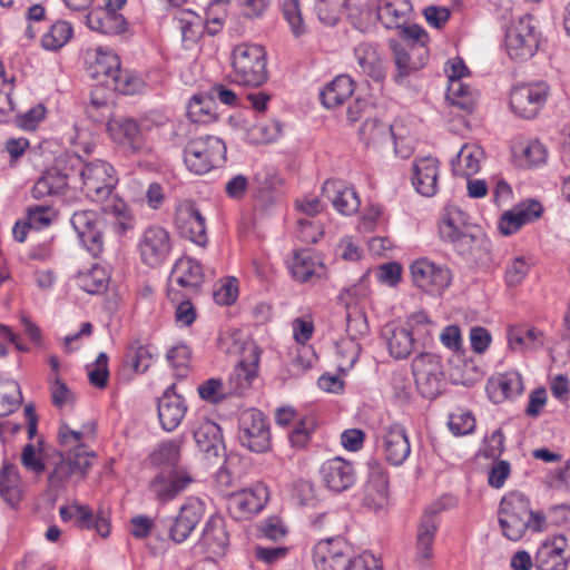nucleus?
Here are the masks:
<instances>
[{
    "label": "nucleus",
    "instance_id": "f257e3e1",
    "mask_svg": "<svg viewBox=\"0 0 570 570\" xmlns=\"http://www.w3.org/2000/svg\"><path fill=\"white\" fill-rule=\"evenodd\" d=\"M82 191L94 203L100 205L101 212L109 217L114 232L122 236L135 228L136 218L114 189L118 183L114 167L104 160L87 163L81 169Z\"/></svg>",
    "mask_w": 570,
    "mask_h": 570
},
{
    "label": "nucleus",
    "instance_id": "f03ea898",
    "mask_svg": "<svg viewBox=\"0 0 570 570\" xmlns=\"http://www.w3.org/2000/svg\"><path fill=\"white\" fill-rule=\"evenodd\" d=\"M95 429L96 425L92 422L83 424L80 431L71 430L66 423L60 424L58 440L67 454L60 458L48 475V484L51 490H63L87 478L95 454L86 448L85 439L94 435Z\"/></svg>",
    "mask_w": 570,
    "mask_h": 570
},
{
    "label": "nucleus",
    "instance_id": "7ed1b4c3",
    "mask_svg": "<svg viewBox=\"0 0 570 570\" xmlns=\"http://www.w3.org/2000/svg\"><path fill=\"white\" fill-rule=\"evenodd\" d=\"M498 515L502 534L511 541L520 540L529 529L542 531L546 524V515L532 511L530 500L520 491H510L501 499Z\"/></svg>",
    "mask_w": 570,
    "mask_h": 570
},
{
    "label": "nucleus",
    "instance_id": "20e7f679",
    "mask_svg": "<svg viewBox=\"0 0 570 570\" xmlns=\"http://www.w3.org/2000/svg\"><path fill=\"white\" fill-rule=\"evenodd\" d=\"M439 235L442 240L452 244L454 250L464 258L475 259L481 249H487L488 240L482 234L474 233V227L465 223L460 209L444 213L439 223Z\"/></svg>",
    "mask_w": 570,
    "mask_h": 570
},
{
    "label": "nucleus",
    "instance_id": "39448f33",
    "mask_svg": "<svg viewBox=\"0 0 570 570\" xmlns=\"http://www.w3.org/2000/svg\"><path fill=\"white\" fill-rule=\"evenodd\" d=\"M232 79L235 83L259 87L267 80V55L264 47L240 43L232 52Z\"/></svg>",
    "mask_w": 570,
    "mask_h": 570
},
{
    "label": "nucleus",
    "instance_id": "423d86ee",
    "mask_svg": "<svg viewBox=\"0 0 570 570\" xmlns=\"http://www.w3.org/2000/svg\"><path fill=\"white\" fill-rule=\"evenodd\" d=\"M226 160V145L216 136H199L191 139L184 149V163L189 171L204 175L220 167Z\"/></svg>",
    "mask_w": 570,
    "mask_h": 570
},
{
    "label": "nucleus",
    "instance_id": "0eeeda50",
    "mask_svg": "<svg viewBox=\"0 0 570 570\" xmlns=\"http://www.w3.org/2000/svg\"><path fill=\"white\" fill-rule=\"evenodd\" d=\"M538 21L531 14L520 17L505 33V48L513 60L524 61L534 56L539 48Z\"/></svg>",
    "mask_w": 570,
    "mask_h": 570
},
{
    "label": "nucleus",
    "instance_id": "6e6552de",
    "mask_svg": "<svg viewBox=\"0 0 570 570\" xmlns=\"http://www.w3.org/2000/svg\"><path fill=\"white\" fill-rule=\"evenodd\" d=\"M410 274L412 284L431 296H441L452 282V273L446 265L426 257L414 259Z\"/></svg>",
    "mask_w": 570,
    "mask_h": 570
},
{
    "label": "nucleus",
    "instance_id": "1a4fd4ad",
    "mask_svg": "<svg viewBox=\"0 0 570 570\" xmlns=\"http://www.w3.org/2000/svg\"><path fill=\"white\" fill-rule=\"evenodd\" d=\"M237 438L240 445L252 452H267L271 449V430L265 415L255 409L243 412Z\"/></svg>",
    "mask_w": 570,
    "mask_h": 570
},
{
    "label": "nucleus",
    "instance_id": "9d476101",
    "mask_svg": "<svg viewBox=\"0 0 570 570\" xmlns=\"http://www.w3.org/2000/svg\"><path fill=\"white\" fill-rule=\"evenodd\" d=\"M412 374L421 395L434 399L441 392L443 367L439 355L420 353L412 360Z\"/></svg>",
    "mask_w": 570,
    "mask_h": 570
},
{
    "label": "nucleus",
    "instance_id": "9b49d317",
    "mask_svg": "<svg viewBox=\"0 0 570 570\" xmlns=\"http://www.w3.org/2000/svg\"><path fill=\"white\" fill-rule=\"evenodd\" d=\"M549 94L550 87L544 81L517 86L510 94V107L517 116L532 119L547 102Z\"/></svg>",
    "mask_w": 570,
    "mask_h": 570
},
{
    "label": "nucleus",
    "instance_id": "f8f14e48",
    "mask_svg": "<svg viewBox=\"0 0 570 570\" xmlns=\"http://www.w3.org/2000/svg\"><path fill=\"white\" fill-rule=\"evenodd\" d=\"M352 556V547L344 538H327L314 547L313 562L316 570H347Z\"/></svg>",
    "mask_w": 570,
    "mask_h": 570
},
{
    "label": "nucleus",
    "instance_id": "ddd939ff",
    "mask_svg": "<svg viewBox=\"0 0 570 570\" xmlns=\"http://www.w3.org/2000/svg\"><path fill=\"white\" fill-rule=\"evenodd\" d=\"M193 482V476L184 468L160 470L150 480L148 490L157 502L166 504L179 497Z\"/></svg>",
    "mask_w": 570,
    "mask_h": 570
},
{
    "label": "nucleus",
    "instance_id": "4468645a",
    "mask_svg": "<svg viewBox=\"0 0 570 570\" xmlns=\"http://www.w3.org/2000/svg\"><path fill=\"white\" fill-rule=\"evenodd\" d=\"M70 224L78 235L85 249L92 256L99 257L104 252L102 220L94 210H79L73 213Z\"/></svg>",
    "mask_w": 570,
    "mask_h": 570
},
{
    "label": "nucleus",
    "instance_id": "2eb2a0df",
    "mask_svg": "<svg viewBox=\"0 0 570 570\" xmlns=\"http://www.w3.org/2000/svg\"><path fill=\"white\" fill-rule=\"evenodd\" d=\"M229 544L224 519L212 515L205 523L202 535L194 547L195 553L205 559L218 560L226 554Z\"/></svg>",
    "mask_w": 570,
    "mask_h": 570
},
{
    "label": "nucleus",
    "instance_id": "dca6fc26",
    "mask_svg": "<svg viewBox=\"0 0 570 570\" xmlns=\"http://www.w3.org/2000/svg\"><path fill=\"white\" fill-rule=\"evenodd\" d=\"M171 248L169 233L160 226H149L139 239L138 249L142 263L150 267L161 265Z\"/></svg>",
    "mask_w": 570,
    "mask_h": 570
},
{
    "label": "nucleus",
    "instance_id": "f3484780",
    "mask_svg": "<svg viewBox=\"0 0 570 570\" xmlns=\"http://www.w3.org/2000/svg\"><path fill=\"white\" fill-rule=\"evenodd\" d=\"M267 501V488L258 482L250 488L232 493L228 497V511L235 519H248L262 511Z\"/></svg>",
    "mask_w": 570,
    "mask_h": 570
},
{
    "label": "nucleus",
    "instance_id": "a211bd4d",
    "mask_svg": "<svg viewBox=\"0 0 570 570\" xmlns=\"http://www.w3.org/2000/svg\"><path fill=\"white\" fill-rule=\"evenodd\" d=\"M205 512L206 505L200 499L188 498L169 525V538L176 543L186 541L204 518Z\"/></svg>",
    "mask_w": 570,
    "mask_h": 570
},
{
    "label": "nucleus",
    "instance_id": "6ab92c4d",
    "mask_svg": "<svg viewBox=\"0 0 570 570\" xmlns=\"http://www.w3.org/2000/svg\"><path fill=\"white\" fill-rule=\"evenodd\" d=\"M377 445L385 460L395 466L403 464L411 453L406 430L401 424L384 426L377 436Z\"/></svg>",
    "mask_w": 570,
    "mask_h": 570
},
{
    "label": "nucleus",
    "instance_id": "aec40b11",
    "mask_svg": "<svg viewBox=\"0 0 570 570\" xmlns=\"http://www.w3.org/2000/svg\"><path fill=\"white\" fill-rule=\"evenodd\" d=\"M391 48L396 66L394 81L397 85H404L406 78L422 69L429 59V49L425 46L406 47L394 43Z\"/></svg>",
    "mask_w": 570,
    "mask_h": 570
},
{
    "label": "nucleus",
    "instance_id": "412c9836",
    "mask_svg": "<svg viewBox=\"0 0 570 570\" xmlns=\"http://www.w3.org/2000/svg\"><path fill=\"white\" fill-rule=\"evenodd\" d=\"M445 508L441 501L431 504L423 513L417 527L416 554L420 563H425L433 556V542L439 525L438 514Z\"/></svg>",
    "mask_w": 570,
    "mask_h": 570
},
{
    "label": "nucleus",
    "instance_id": "4be33fe9",
    "mask_svg": "<svg viewBox=\"0 0 570 570\" xmlns=\"http://www.w3.org/2000/svg\"><path fill=\"white\" fill-rule=\"evenodd\" d=\"M175 224L181 237L198 246L207 244L205 217L194 204H185L177 209Z\"/></svg>",
    "mask_w": 570,
    "mask_h": 570
},
{
    "label": "nucleus",
    "instance_id": "5701e85b",
    "mask_svg": "<svg viewBox=\"0 0 570 570\" xmlns=\"http://www.w3.org/2000/svg\"><path fill=\"white\" fill-rule=\"evenodd\" d=\"M362 503L365 508L375 512L384 509L389 503V478L380 463L370 464Z\"/></svg>",
    "mask_w": 570,
    "mask_h": 570
},
{
    "label": "nucleus",
    "instance_id": "b1692460",
    "mask_svg": "<svg viewBox=\"0 0 570 570\" xmlns=\"http://www.w3.org/2000/svg\"><path fill=\"white\" fill-rule=\"evenodd\" d=\"M440 161L431 156L421 157L412 164V185L425 197L434 196L439 190Z\"/></svg>",
    "mask_w": 570,
    "mask_h": 570
},
{
    "label": "nucleus",
    "instance_id": "393cba45",
    "mask_svg": "<svg viewBox=\"0 0 570 570\" xmlns=\"http://www.w3.org/2000/svg\"><path fill=\"white\" fill-rule=\"evenodd\" d=\"M195 442L209 463H216L225 455L222 430L218 424L205 420L193 431Z\"/></svg>",
    "mask_w": 570,
    "mask_h": 570
},
{
    "label": "nucleus",
    "instance_id": "a878e982",
    "mask_svg": "<svg viewBox=\"0 0 570 570\" xmlns=\"http://www.w3.org/2000/svg\"><path fill=\"white\" fill-rule=\"evenodd\" d=\"M568 541L563 535L547 538L538 548L534 562L539 570H567L568 560L563 552Z\"/></svg>",
    "mask_w": 570,
    "mask_h": 570
},
{
    "label": "nucleus",
    "instance_id": "bb28decb",
    "mask_svg": "<svg viewBox=\"0 0 570 570\" xmlns=\"http://www.w3.org/2000/svg\"><path fill=\"white\" fill-rule=\"evenodd\" d=\"M169 282L183 288L186 296L196 294L204 283L203 267L190 257H181L176 261Z\"/></svg>",
    "mask_w": 570,
    "mask_h": 570
},
{
    "label": "nucleus",
    "instance_id": "cd10ccee",
    "mask_svg": "<svg viewBox=\"0 0 570 570\" xmlns=\"http://www.w3.org/2000/svg\"><path fill=\"white\" fill-rule=\"evenodd\" d=\"M320 472L326 487L334 492L350 489L356 480L352 463L338 456L323 463Z\"/></svg>",
    "mask_w": 570,
    "mask_h": 570
},
{
    "label": "nucleus",
    "instance_id": "c85d7f7f",
    "mask_svg": "<svg viewBox=\"0 0 570 570\" xmlns=\"http://www.w3.org/2000/svg\"><path fill=\"white\" fill-rule=\"evenodd\" d=\"M158 417L161 428L167 431H174L184 419L187 405L181 395L175 392V386L168 387L158 400Z\"/></svg>",
    "mask_w": 570,
    "mask_h": 570
},
{
    "label": "nucleus",
    "instance_id": "c756f323",
    "mask_svg": "<svg viewBox=\"0 0 570 570\" xmlns=\"http://www.w3.org/2000/svg\"><path fill=\"white\" fill-rule=\"evenodd\" d=\"M322 194L343 215H352L360 207V199L354 188L341 179H327L323 185Z\"/></svg>",
    "mask_w": 570,
    "mask_h": 570
},
{
    "label": "nucleus",
    "instance_id": "7c9ffc66",
    "mask_svg": "<svg viewBox=\"0 0 570 570\" xmlns=\"http://www.w3.org/2000/svg\"><path fill=\"white\" fill-rule=\"evenodd\" d=\"M86 63L88 76L107 87L109 78H114L120 66V59L115 52L99 47L87 52Z\"/></svg>",
    "mask_w": 570,
    "mask_h": 570
},
{
    "label": "nucleus",
    "instance_id": "2f4dec72",
    "mask_svg": "<svg viewBox=\"0 0 570 570\" xmlns=\"http://www.w3.org/2000/svg\"><path fill=\"white\" fill-rule=\"evenodd\" d=\"M485 391L491 402L500 404L523 392V380L515 371L501 373L488 380Z\"/></svg>",
    "mask_w": 570,
    "mask_h": 570
},
{
    "label": "nucleus",
    "instance_id": "473e14b6",
    "mask_svg": "<svg viewBox=\"0 0 570 570\" xmlns=\"http://www.w3.org/2000/svg\"><path fill=\"white\" fill-rule=\"evenodd\" d=\"M111 138L131 153H139L144 147V139L139 125L131 118H116L107 124Z\"/></svg>",
    "mask_w": 570,
    "mask_h": 570
},
{
    "label": "nucleus",
    "instance_id": "72a5a7b5",
    "mask_svg": "<svg viewBox=\"0 0 570 570\" xmlns=\"http://www.w3.org/2000/svg\"><path fill=\"white\" fill-rule=\"evenodd\" d=\"M354 57L361 71L375 82H382L386 77L383 60L373 42H361L354 47Z\"/></svg>",
    "mask_w": 570,
    "mask_h": 570
},
{
    "label": "nucleus",
    "instance_id": "f704fd0d",
    "mask_svg": "<svg viewBox=\"0 0 570 570\" xmlns=\"http://www.w3.org/2000/svg\"><path fill=\"white\" fill-rule=\"evenodd\" d=\"M406 326H397L394 323L386 324L382 330L389 353L395 360L406 358L413 351L415 338Z\"/></svg>",
    "mask_w": 570,
    "mask_h": 570
},
{
    "label": "nucleus",
    "instance_id": "c9c22d12",
    "mask_svg": "<svg viewBox=\"0 0 570 570\" xmlns=\"http://www.w3.org/2000/svg\"><path fill=\"white\" fill-rule=\"evenodd\" d=\"M542 207L539 203L532 202L528 206H518L505 212L499 220V230L504 236L517 233L524 224L539 218Z\"/></svg>",
    "mask_w": 570,
    "mask_h": 570
},
{
    "label": "nucleus",
    "instance_id": "e433bc0d",
    "mask_svg": "<svg viewBox=\"0 0 570 570\" xmlns=\"http://www.w3.org/2000/svg\"><path fill=\"white\" fill-rule=\"evenodd\" d=\"M411 11L407 0H380L376 16L386 29H400L409 21Z\"/></svg>",
    "mask_w": 570,
    "mask_h": 570
},
{
    "label": "nucleus",
    "instance_id": "4c0bfd02",
    "mask_svg": "<svg viewBox=\"0 0 570 570\" xmlns=\"http://www.w3.org/2000/svg\"><path fill=\"white\" fill-rule=\"evenodd\" d=\"M379 2L380 0H345L351 24L357 30H367L377 21Z\"/></svg>",
    "mask_w": 570,
    "mask_h": 570
},
{
    "label": "nucleus",
    "instance_id": "58836bf2",
    "mask_svg": "<svg viewBox=\"0 0 570 570\" xmlns=\"http://www.w3.org/2000/svg\"><path fill=\"white\" fill-rule=\"evenodd\" d=\"M87 19L89 28L102 35L117 36L128 30V23L124 16L112 10L90 12Z\"/></svg>",
    "mask_w": 570,
    "mask_h": 570
},
{
    "label": "nucleus",
    "instance_id": "ea45409f",
    "mask_svg": "<svg viewBox=\"0 0 570 570\" xmlns=\"http://www.w3.org/2000/svg\"><path fill=\"white\" fill-rule=\"evenodd\" d=\"M353 92V79L347 75H340L321 91L320 97L322 104L331 109L341 106Z\"/></svg>",
    "mask_w": 570,
    "mask_h": 570
},
{
    "label": "nucleus",
    "instance_id": "a19ab883",
    "mask_svg": "<svg viewBox=\"0 0 570 570\" xmlns=\"http://www.w3.org/2000/svg\"><path fill=\"white\" fill-rule=\"evenodd\" d=\"M68 186L67 174L62 173L55 165L47 169L36 181L32 188V196L41 199L46 196L60 195Z\"/></svg>",
    "mask_w": 570,
    "mask_h": 570
},
{
    "label": "nucleus",
    "instance_id": "79ce46f5",
    "mask_svg": "<svg viewBox=\"0 0 570 570\" xmlns=\"http://www.w3.org/2000/svg\"><path fill=\"white\" fill-rule=\"evenodd\" d=\"M174 23L181 33L184 41L196 42L206 33L203 16L191 11L181 10L174 17Z\"/></svg>",
    "mask_w": 570,
    "mask_h": 570
},
{
    "label": "nucleus",
    "instance_id": "37998d69",
    "mask_svg": "<svg viewBox=\"0 0 570 570\" xmlns=\"http://www.w3.org/2000/svg\"><path fill=\"white\" fill-rule=\"evenodd\" d=\"M481 156L480 148L464 145L451 161L453 174L465 178L473 176L480 169Z\"/></svg>",
    "mask_w": 570,
    "mask_h": 570
},
{
    "label": "nucleus",
    "instance_id": "c03bdc74",
    "mask_svg": "<svg viewBox=\"0 0 570 570\" xmlns=\"http://www.w3.org/2000/svg\"><path fill=\"white\" fill-rule=\"evenodd\" d=\"M508 341L514 351L537 350L543 346V333L534 327L514 326L509 330Z\"/></svg>",
    "mask_w": 570,
    "mask_h": 570
},
{
    "label": "nucleus",
    "instance_id": "a18cd8bd",
    "mask_svg": "<svg viewBox=\"0 0 570 570\" xmlns=\"http://www.w3.org/2000/svg\"><path fill=\"white\" fill-rule=\"evenodd\" d=\"M180 449V442L176 440L158 444L149 455L150 464L161 470L178 469L177 464L181 456Z\"/></svg>",
    "mask_w": 570,
    "mask_h": 570
},
{
    "label": "nucleus",
    "instance_id": "49530a36",
    "mask_svg": "<svg viewBox=\"0 0 570 570\" xmlns=\"http://www.w3.org/2000/svg\"><path fill=\"white\" fill-rule=\"evenodd\" d=\"M446 99L452 106L470 114L476 106L478 92L463 81L454 80L448 85Z\"/></svg>",
    "mask_w": 570,
    "mask_h": 570
},
{
    "label": "nucleus",
    "instance_id": "de8ad7c7",
    "mask_svg": "<svg viewBox=\"0 0 570 570\" xmlns=\"http://www.w3.org/2000/svg\"><path fill=\"white\" fill-rule=\"evenodd\" d=\"M322 263L311 250H299L295 253L292 264L291 272L293 277L305 283L316 275L317 268H322Z\"/></svg>",
    "mask_w": 570,
    "mask_h": 570
},
{
    "label": "nucleus",
    "instance_id": "09e8293b",
    "mask_svg": "<svg viewBox=\"0 0 570 570\" xmlns=\"http://www.w3.org/2000/svg\"><path fill=\"white\" fill-rule=\"evenodd\" d=\"M187 116L193 122L209 124L217 117L216 102L210 96L194 95L187 105Z\"/></svg>",
    "mask_w": 570,
    "mask_h": 570
},
{
    "label": "nucleus",
    "instance_id": "8fccbe9b",
    "mask_svg": "<svg viewBox=\"0 0 570 570\" xmlns=\"http://www.w3.org/2000/svg\"><path fill=\"white\" fill-rule=\"evenodd\" d=\"M22 402L19 384L10 379H0V417L13 413Z\"/></svg>",
    "mask_w": 570,
    "mask_h": 570
},
{
    "label": "nucleus",
    "instance_id": "3c124183",
    "mask_svg": "<svg viewBox=\"0 0 570 570\" xmlns=\"http://www.w3.org/2000/svg\"><path fill=\"white\" fill-rule=\"evenodd\" d=\"M72 37V27L67 21H57L42 36L41 43L47 50L56 51L62 48Z\"/></svg>",
    "mask_w": 570,
    "mask_h": 570
},
{
    "label": "nucleus",
    "instance_id": "603ef678",
    "mask_svg": "<svg viewBox=\"0 0 570 570\" xmlns=\"http://www.w3.org/2000/svg\"><path fill=\"white\" fill-rule=\"evenodd\" d=\"M77 282L82 291L89 294H99L107 288L108 275L102 267L95 265L91 269L79 273Z\"/></svg>",
    "mask_w": 570,
    "mask_h": 570
},
{
    "label": "nucleus",
    "instance_id": "864d4df0",
    "mask_svg": "<svg viewBox=\"0 0 570 570\" xmlns=\"http://www.w3.org/2000/svg\"><path fill=\"white\" fill-rule=\"evenodd\" d=\"M405 326L411 330V335L415 338V342L425 344L432 337L434 324L425 312H417L407 318Z\"/></svg>",
    "mask_w": 570,
    "mask_h": 570
},
{
    "label": "nucleus",
    "instance_id": "5fc2aeb1",
    "mask_svg": "<svg viewBox=\"0 0 570 570\" xmlns=\"http://www.w3.org/2000/svg\"><path fill=\"white\" fill-rule=\"evenodd\" d=\"M203 18L206 24V33L216 36L223 29L226 18L225 2L223 0H213L205 9Z\"/></svg>",
    "mask_w": 570,
    "mask_h": 570
},
{
    "label": "nucleus",
    "instance_id": "6e6d98bb",
    "mask_svg": "<svg viewBox=\"0 0 570 570\" xmlns=\"http://www.w3.org/2000/svg\"><path fill=\"white\" fill-rule=\"evenodd\" d=\"M514 155L520 154L528 166H539L546 163L548 157L547 148L538 140L520 144L513 149Z\"/></svg>",
    "mask_w": 570,
    "mask_h": 570
},
{
    "label": "nucleus",
    "instance_id": "4d7b16f0",
    "mask_svg": "<svg viewBox=\"0 0 570 570\" xmlns=\"http://www.w3.org/2000/svg\"><path fill=\"white\" fill-rule=\"evenodd\" d=\"M139 87L140 80L132 76L128 70L121 69L120 66L118 70H116L114 78H109L107 85V88L122 95H134Z\"/></svg>",
    "mask_w": 570,
    "mask_h": 570
},
{
    "label": "nucleus",
    "instance_id": "13d9d810",
    "mask_svg": "<svg viewBox=\"0 0 570 570\" xmlns=\"http://www.w3.org/2000/svg\"><path fill=\"white\" fill-rule=\"evenodd\" d=\"M153 353L150 346H131L126 354V363L136 372H146L151 364Z\"/></svg>",
    "mask_w": 570,
    "mask_h": 570
},
{
    "label": "nucleus",
    "instance_id": "bf43d9fd",
    "mask_svg": "<svg viewBox=\"0 0 570 570\" xmlns=\"http://www.w3.org/2000/svg\"><path fill=\"white\" fill-rule=\"evenodd\" d=\"M283 16L291 27L295 37H299L305 32V24L298 0H284L282 4Z\"/></svg>",
    "mask_w": 570,
    "mask_h": 570
},
{
    "label": "nucleus",
    "instance_id": "052dcab7",
    "mask_svg": "<svg viewBox=\"0 0 570 570\" xmlns=\"http://www.w3.org/2000/svg\"><path fill=\"white\" fill-rule=\"evenodd\" d=\"M316 428L315 419L313 416H305L299 419L295 428L289 434V442L294 448H304L309 439L311 434Z\"/></svg>",
    "mask_w": 570,
    "mask_h": 570
},
{
    "label": "nucleus",
    "instance_id": "680f3d73",
    "mask_svg": "<svg viewBox=\"0 0 570 570\" xmlns=\"http://www.w3.org/2000/svg\"><path fill=\"white\" fill-rule=\"evenodd\" d=\"M168 363L176 371L177 375L184 376L187 373L190 360V350L185 344L173 346L166 355Z\"/></svg>",
    "mask_w": 570,
    "mask_h": 570
},
{
    "label": "nucleus",
    "instance_id": "e2e57ef3",
    "mask_svg": "<svg viewBox=\"0 0 570 570\" xmlns=\"http://www.w3.org/2000/svg\"><path fill=\"white\" fill-rule=\"evenodd\" d=\"M358 135L361 139L368 144L386 135H392V127L376 119H366L361 126Z\"/></svg>",
    "mask_w": 570,
    "mask_h": 570
},
{
    "label": "nucleus",
    "instance_id": "0e129e2a",
    "mask_svg": "<svg viewBox=\"0 0 570 570\" xmlns=\"http://www.w3.org/2000/svg\"><path fill=\"white\" fill-rule=\"evenodd\" d=\"M368 324L366 316L361 311H352L346 315V333L350 340H355L366 335Z\"/></svg>",
    "mask_w": 570,
    "mask_h": 570
},
{
    "label": "nucleus",
    "instance_id": "69168bd1",
    "mask_svg": "<svg viewBox=\"0 0 570 570\" xmlns=\"http://www.w3.org/2000/svg\"><path fill=\"white\" fill-rule=\"evenodd\" d=\"M198 394L202 400L217 404L225 399V391L220 379H209L198 386Z\"/></svg>",
    "mask_w": 570,
    "mask_h": 570
},
{
    "label": "nucleus",
    "instance_id": "338daca9",
    "mask_svg": "<svg viewBox=\"0 0 570 570\" xmlns=\"http://www.w3.org/2000/svg\"><path fill=\"white\" fill-rule=\"evenodd\" d=\"M108 356L106 353H99L95 364L88 367V379L91 385L102 389L107 385L109 371L107 367Z\"/></svg>",
    "mask_w": 570,
    "mask_h": 570
},
{
    "label": "nucleus",
    "instance_id": "774afa93",
    "mask_svg": "<svg viewBox=\"0 0 570 570\" xmlns=\"http://www.w3.org/2000/svg\"><path fill=\"white\" fill-rule=\"evenodd\" d=\"M292 497L301 507H315L317 502L314 484L306 480H298L294 484Z\"/></svg>",
    "mask_w": 570,
    "mask_h": 570
}]
</instances>
